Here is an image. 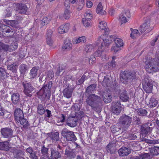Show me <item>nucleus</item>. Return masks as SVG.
Returning <instances> with one entry per match:
<instances>
[{
    "label": "nucleus",
    "mask_w": 159,
    "mask_h": 159,
    "mask_svg": "<svg viewBox=\"0 0 159 159\" xmlns=\"http://www.w3.org/2000/svg\"><path fill=\"white\" fill-rule=\"evenodd\" d=\"M86 99L87 104L91 107L94 110H97L100 108V106L101 104V98L94 94H91L87 96Z\"/></svg>",
    "instance_id": "nucleus-1"
},
{
    "label": "nucleus",
    "mask_w": 159,
    "mask_h": 159,
    "mask_svg": "<svg viewBox=\"0 0 159 159\" xmlns=\"http://www.w3.org/2000/svg\"><path fill=\"white\" fill-rule=\"evenodd\" d=\"M52 82L44 84L43 86L37 94L41 97L43 99H49L50 96V89L52 87Z\"/></svg>",
    "instance_id": "nucleus-2"
},
{
    "label": "nucleus",
    "mask_w": 159,
    "mask_h": 159,
    "mask_svg": "<svg viewBox=\"0 0 159 159\" xmlns=\"http://www.w3.org/2000/svg\"><path fill=\"white\" fill-rule=\"evenodd\" d=\"M113 40V38L111 36L105 38V35H102L98 38L95 42V44L101 49V47L103 48L105 46L108 47L109 46Z\"/></svg>",
    "instance_id": "nucleus-3"
},
{
    "label": "nucleus",
    "mask_w": 159,
    "mask_h": 159,
    "mask_svg": "<svg viewBox=\"0 0 159 159\" xmlns=\"http://www.w3.org/2000/svg\"><path fill=\"white\" fill-rule=\"evenodd\" d=\"M143 61L145 63L144 68L148 73H151L156 72L159 70L158 65L151 62L150 60L148 58H145Z\"/></svg>",
    "instance_id": "nucleus-4"
},
{
    "label": "nucleus",
    "mask_w": 159,
    "mask_h": 159,
    "mask_svg": "<svg viewBox=\"0 0 159 159\" xmlns=\"http://www.w3.org/2000/svg\"><path fill=\"white\" fill-rule=\"evenodd\" d=\"M103 76H101V75L99 76L98 80L99 81L101 82L102 81V85L105 87H107L108 89H114V90H116V89L118 88V85H116V84H115V85L114 86V84H113L112 85L111 83V80L110 79V77L108 75H106L104 77L103 80L102 81V79Z\"/></svg>",
    "instance_id": "nucleus-5"
},
{
    "label": "nucleus",
    "mask_w": 159,
    "mask_h": 159,
    "mask_svg": "<svg viewBox=\"0 0 159 159\" xmlns=\"http://www.w3.org/2000/svg\"><path fill=\"white\" fill-rule=\"evenodd\" d=\"M132 121V117L125 114H124L120 116L119 119V123L125 131L130 126Z\"/></svg>",
    "instance_id": "nucleus-6"
},
{
    "label": "nucleus",
    "mask_w": 159,
    "mask_h": 159,
    "mask_svg": "<svg viewBox=\"0 0 159 159\" xmlns=\"http://www.w3.org/2000/svg\"><path fill=\"white\" fill-rule=\"evenodd\" d=\"M28 9L27 5L23 3H18L16 8V18L18 20L22 19L23 17L19 14H25Z\"/></svg>",
    "instance_id": "nucleus-7"
},
{
    "label": "nucleus",
    "mask_w": 159,
    "mask_h": 159,
    "mask_svg": "<svg viewBox=\"0 0 159 159\" xmlns=\"http://www.w3.org/2000/svg\"><path fill=\"white\" fill-rule=\"evenodd\" d=\"M120 81L123 84H126L131 79H134L135 74L128 71H124L120 73Z\"/></svg>",
    "instance_id": "nucleus-8"
},
{
    "label": "nucleus",
    "mask_w": 159,
    "mask_h": 159,
    "mask_svg": "<svg viewBox=\"0 0 159 159\" xmlns=\"http://www.w3.org/2000/svg\"><path fill=\"white\" fill-rule=\"evenodd\" d=\"M61 134L64 138H66L67 141L74 142L77 140V138L74 132L68 130L66 128L62 129Z\"/></svg>",
    "instance_id": "nucleus-9"
},
{
    "label": "nucleus",
    "mask_w": 159,
    "mask_h": 159,
    "mask_svg": "<svg viewBox=\"0 0 159 159\" xmlns=\"http://www.w3.org/2000/svg\"><path fill=\"white\" fill-rule=\"evenodd\" d=\"M22 84L24 88L23 92L24 94L27 96L31 97L32 95V93L34 89L32 84L26 82H22Z\"/></svg>",
    "instance_id": "nucleus-10"
},
{
    "label": "nucleus",
    "mask_w": 159,
    "mask_h": 159,
    "mask_svg": "<svg viewBox=\"0 0 159 159\" xmlns=\"http://www.w3.org/2000/svg\"><path fill=\"white\" fill-rule=\"evenodd\" d=\"M143 88L147 93H150L152 89L153 84L151 80L145 77L142 82Z\"/></svg>",
    "instance_id": "nucleus-11"
},
{
    "label": "nucleus",
    "mask_w": 159,
    "mask_h": 159,
    "mask_svg": "<svg viewBox=\"0 0 159 159\" xmlns=\"http://www.w3.org/2000/svg\"><path fill=\"white\" fill-rule=\"evenodd\" d=\"M1 132L2 137L4 138L8 139V141H10L11 139L13 137V130L11 128L5 127L1 129Z\"/></svg>",
    "instance_id": "nucleus-12"
},
{
    "label": "nucleus",
    "mask_w": 159,
    "mask_h": 159,
    "mask_svg": "<svg viewBox=\"0 0 159 159\" xmlns=\"http://www.w3.org/2000/svg\"><path fill=\"white\" fill-rule=\"evenodd\" d=\"M78 121V119L76 116L70 117L66 119V125L70 127H74L77 125Z\"/></svg>",
    "instance_id": "nucleus-13"
},
{
    "label": "nucleus",
    "mask_w": 159,
    "mask_h": 159,
    "mask_svg": "<svg viewBox=\"0 0 159 159\" xmlns=\"http://www.w3.org/2000/svg\"><path fill=\"white\" fill-rule=\"evenodd\" d=\"M51 152L50 158L51 159H58L61 157V154L59 150L55 148H50Z\"/></svg>",
    "instance_id": "nucleus-14"
},
{
    "label": "nucleus",
    "mask_w": 159,
    "mask_h": 159,
    "mask_svg": "<svg viewBox=\"0 0 159 159\" xmlns=\"http://www.w3.org/2000/svg\"><path fill=\"white\" fill-rule=\"evenodd\" d=\"M100 95L102 96L103 101L105 103H107L110 102L112 100V96L111 94L107 91H102Z\"/></svg>",
    "instance_id": "nucleus-15"
},
{
    "label": "nucleus",
    "mask_w": 159,
    "mask_h": 159,
    "mask_svg": "<svg viewBox=\"0 0 159 159\" xmlns=\"http://www.w3.org/2000/svg\"><path fill=\"white\" fill-rule=\"evenodd\" d=\"M152 129L148 124L142 125L141 127L140 131L142 135H144L148 134L152 130Z\"/></svg>",
    "instance_id": "nucleus-16"
},
{
    "label": "nucleus",
    "mask_w": 159,
    "mask_h": 159,
    "mask_svg": "<svg viewBox=\"0 0 159 159\" xmlns=\"http://www.w3.org/2000/svg\"><path fill=\"white\" fill-rule=\"evenodd\" d=\"M14 117L16 121L19 120L21 118L24 117L23 111L19 108L15 109L14 112Z\"/></svg>",
    "instance_id": "nucleus-17"
},
{
    "label": "nucleus",
    "mask_w": 159,
    "mask_h": 159,
    "mask_svg": "<svg viewBox=\"0 0 159 159\" xmlns=\"http://www.w3.org/2000/svg\"><path fill=\"white\" fill-rule=\"evenodd\" d=\"M98 47V50L95 52L94 56L96 57H101L102 59H104L105 60H107L108 59V57H107L105 52L103 50L104 49V48H102V47L100 49V48Z\"/></svg>",
    "instance_id": "nucleus-18"
},
{
    "label": "nucleus",
    "mask_w": 159,
    "mask_h": 159,
    "mask_svg": "<svg viewBox=\"0 0 159 159\" xmlns=\"http://www.w3.org/2000/svg\"><path fill=\"white\" fill-rule=\"evenodd\" d=\"M150 20L149 19L145 20V22L141 25L139 28V30L141 33H143L146 30L149 29L150 26Z\"/></svg>",
    "instance_id": "nucleus-19"
},
{
    "label": "nucleus",
    "mask_w": 159,
    "mask_h": 159,
    "mask_svg": "<svg viewBox=\"0 0 159 159\" xmlns=\"http://www.w3.org/2000/svg\"><path fill=\"white\" fill-rule=\"evenodd\" d=\"M118 152L120 156H125L129 154L131 152V151L125 147H122L119 149Z\"/></svg>",
    "instance_id": "nucleus-20"
},
{
    "label": "nucleus",
    "mask_w": 159,
    "mask_h": 159,
    "mask_svg": "<svg viewBox=\"0 0 159 159\" xmlns=\"http://www.w3.org/2000/svg\"><path fill=\"white\" fill-rule=\"evenodd\" d=\"M9 141L0 142V150L5 151H7L11 148L9 146Z\"/></svg>",
    "instance_id": "nucleus-21"
},
{
    "label": "nucleus",
    "mask_w": 159,
    "mask_h": 159,
    "mask_svg": "<svg viewBox=\"0 0 159 159\" xmlns=\"http://www.w3.org/2000/svg\"><path fill=\"white\" fill-rule=\"evenodd\" d=\"M14 155L17 159H19L24 157V152L21 150L18 149L14 148L12 150Z\"/></svg>",
    "instance_id": "nucleus-22"
},
{
    "label": "nucleus",
    "mask_w": 159,
    "mask_h": 159,
    "mask_svg": "<svg viewBox=\"0 0 159 159\" xmlns=\"http://www.w3.org/2000/svg\"><path fill=\"white\" fill-rule=\"evenodd\" d=\"M69 25L70 24L68 23L61 25L58 29V32L61 34L67 32L69 30Z\"/></svg>",
    "instance_id": "nucleus-23"
},
{
    "label": "nucleus",
    "mask_w": 159,
    "mask_h": 159,
    "mask_svg": "<svg viewBox=\"0 0 159 159\" xmlns=\"http://www.w3.org/2000/svg\"><path fill=\"white\" fill-rule=\"evenodd\" d=\"M125 16L128 17H129L130 16L129 11L128 10H126L125 13L123 14V15H122L120 16L119 20H120L121 24L125 23L127 22Z\"/></svg>",
    "instance_id": "nucleus-24"
},
{
    "label": "nucleus",
    "mask_w": 159,
    "mask_h": 159,
    "mask_svg": "<svg viewBox=\"0 0 159 159\" xmlns=\"http://www.w3.org/2000/svg\"><path fill=\"white\" fill-rule=\"evenodd\" d=\"M39 69L38 67H33L30 70L29 73L30 77V79L35 78L38 75V71Z\"/></svg>",
    "instance_id": "nucleus-25"
},
{
    "label": "nucleus",
    "mask_w": 159,
    "mask_h": 159,
    "mask_svg": "<svg viewBox=\"0 0 159 159\" xmlns=\"http://www.w3.org/2000/svg\"><path fill=\"white\" fill-rule=\"evenodd\" d=\"M11 100L14 104H18L20 100L19 94L18 93H13L11 95Z\"/></svg>",
    "instance_id": "nucleus-26"
},
{
    "label": "nucleus",
    "mask_w": 159,
    "mask_h": 159,
    "mask_svg": "<svg viewBox=\"0 0 159 159\" xmlns=\"http://www.w3.org/2000/svg\"><path fill=\"white\" fill-rule=\"evenodd\" d=\"M48 134L49 135V137L52 140V142L59 140V134L58 132H52L50 134L49 133Z\"/></svg>",
    "instance_id": "nucleus-27"
},
{
    "label": "nucleus",
    "mask_w": 159,
    "mask_h": 159,
    "mask_svg": "<svg viewBox=\"0 0 159 159\" xmlns=\"http://www.w3.org/2000/svg\"><path fill=\"white\" fill-rule=\"evenodd\" d=\"M96 86L97 84H93L89 86L87 88L84 93L85 95L86 96L89 95L90 93H91L95 89Z\"/></svg>",
    "instance_id": "nucleus-28"
},
{
    "label": "nucleus",
    "mask_w": 159,
    "mask_h": 159,
    "mask_svg": "<svg viewBox=\"0 0 159 159\" xmlns=\"http://www.w3.org/2000/svg\"><path fill=\"white\" fill-rule=\"evenodd\" d=\"M65 154L70 159H74L76 156L75 152V151L73 150H67V149L66 150Z\"/></svg>",
    "instance_id": "nucleus-29"
},
{
    "label": "nucleus",
    "mask_w": 159,
    "mask_h": 159,
    "mask_svg": "<svg viewBox=\"0 0 159 159\" xmlns=\"http://www.w3.org/2000/svg\"><path fill=\"white\" fill-rule=\"evenodd\" d=\"M73 90L72 89H65L63 91V94L65 97L69 98L71 97Z\"/></svg>",
    "instance_id": "nucleus-30"
},
{
    "label": "nucleus",
    "mask_w": 159,
    "mask_h": 159,
    "mask_svg": "<svg viewBox=\"0 0 159 159\" xmlns=\"http://www.w3.org/2000/svg\"><path fill=\"white\" fill-rule=\"evenodd\" d=\"M150 155L148 153L142 154L139 156L132 157L130 159H150Z\"/></svg>",
    "instance_id": "nucleus-31"
},
{
    "label": "nucleus",
    "mask_w": 159,
    "mask_h": 159,
    "mask_svg": "<svg viewBox=\"0 0 159 159\" xmlns=\"http://www.w3.org/2000/svg\"><path fill=\"white\" fill-rule=\"evenodd\" d=\"M151 155L152 156H157L159 154V147H154L149 149Z\"/></svg>",
    "instance_id": "nucleus-32"
},
{
    "label": "nucleus",
    "mask_w": 159,
    "mask_h": 159,
    "mask_svg": "<svg viewBox=\"0 0 159 159\" xmlns=\"http://www.w3.org/2000/svg\"><path fill=\"white\" fill-rule=\"evenodd\" d=\"M98 26L101 30H103L106 32H108L109 30V29L107 27V23L104 21L100 22Z\"/></svg>",
    "instance_id": "nucleus-33"
},
{
    "label": "nucleus",
    "mask_w": 159,
    "mask_h": 159,
    "mask_svg": "<svg viewBox=\"0 0 159 159\" xmlns=\"http://www.w3.org/2000/svg\"><path fill=\"white\" fill-rule=\"evenodd\" d=\"M120 99L123 102L127 101L129 98V95L126 91L124 90L120 95Z\"/></svg>",
    "instance_id": "nucleus-34"
},
{
    "label": "nucleus",
    "mask_w": 159,
    "mask_h": 159,
    "mask_svg": "<svg viewBox=\"0 0 159 159\" xmlns=\"http://www.w3.org/2000/svg\"><path fill=\"white\" fill-rule=\"evenodd\" d=\"M48 148H46L44 145L41 148V153L42 154L41 157H49L50 154L48 152Z\"/></svg>",
    "instance_id": "nucleus-35"
},
{
    "label": "nucleus",
    "mask_w": 159,
    "mask_h": 159,
    "mask_svg": "<svg viewBox=\"0 0 159 159\" xmlns=\"http://www.w3.org/2000/svg\"><path fill=\"white\" fill-rule=\"evenodd\" d=\"M18 66V64L16 63H13L11 65H8L7 66V69L12 71L13 72H16Z\"/></svg>",
    "instance_id": "nucleus-36"
},
{
    "label": "nucleus",
    "mask_w": 159,
    "mask_h": 159,
    "mask_svg": "<svg viewBox=\"0 0 159 159\" xmlns=\"http://www.w3.org/2000/svg\"><path fill=\"white\" fill-rule=\"evenodd\" d=\"M106 149L107 152L110 153H113L115 151V147L112 143L108 144L106 147Z\"/></svg>",
    "instance_id": "nucleus-37"
},
{
    "label": "nucleus",
    "mask_w": 159,
    "mask_h": 159,
    "mask_svg": "<svg viewBox=\"0 0 159 159\" xmlns=\"http://www.w3.org/2000/svg\"><path fill=\"white\" fill-rule=\"evenodd\" d=\"M27 70V66L25 64H22L19 66V70L20 73L23 75H25Z\"/></svg>",
    "instance_id": "nucleus-38"
},
{
    "label": "nucleus",
    "mask_w": 159,
    "mask_h": 159,
    "mask_svg": "<svg viewBox=\"0 0 159 159\" xmlns=\"http://www.w3.org/2000/svg\"><path fill=\"white\" fill-rule=\"evenodd\" d=\"M16 121L18 123H20L21 125L23 126L24 127H27L29 126L28 122L24 118V117L20 119V120H17Z\"/></svg>",
    "instance_id": "nucleus-39"
},
{
    "label": "nucleus",
    "mask_w": 159,
    "mask_h": 159,
    "mask_svg": "<svg viewBox=\"0 0 159 159\" xmlns=\"http://www.w3.org/2000/svg\"><path fill=\"white\" fill-rule=\"evenodd\" d=\"M103 7L101 3H99L97 6L96 8V12L98 14L102 15L106 13L102 9Z\"/></svg>",
    "instance_id": "nucleus-40"
},
{
    "label": "nucleus",
    "mask_w": 159,
    "mask_h": 159,
    "mask_svg": "<svg viewBox=\"0 0 159 159\" xmlns=\"http://www.w3.org/2000/svg\"><path fill=\"white\" fill-rule=\"evenodd\" d=\"M158 103V101L154 97H152L149 101V104L151 107H156Z\"/></svg>",
    "instance_id": "nucleus-41"
},
{
    "label": "nucleus",
    "mask_w": 159,
    "mask_h": 159,
    "mask_svg": "<svg viewBox=\"0 0 159 159\" xmlns=\"http://www.w3.org/2000/svg\"><path fill=\"white\" fill-rule=\"evenodd\" d=\"M137 111L140 116H147L148 111L147 110L143 108H139L137 109Z\"/></svg>",
    "instance_id": "nucleus-42"
},
{
    "label": "nucleus",
    "mask_w": 159,
    "mask_h": 159,
    "mask_svg": "<svg viewBox=\"0 0 159 159\" xmlns=\"http://www.w3.org/2000/svg\"><path fill=\"white\" fill-rule=\"evenodd\" d=\"M94 46L93 44H87L84 48V51L86 53H89L91 52L93 49Z\"/></svg>",
    "instance_id": "nucleus-43"
},
{
    "label": "nucleus",
    "mask_w": 159,
    "mask_h": 159,
    "mask_svg": "<svg viewBox=\"0 0 159 159\" xmlns=\"http://www.w3.org/2000/svg\"><path fill=\"white\" fill-rule=\"evenodd\" d=\"M131 33L130 34V37L134 39L137 36H138L139 35L138 31L137 29L133 30L132 28L130 29Z\"/></svg>",
    "instance_id": "nucleus-44"
},
{
    "label": "nucleus",
    "mask_w": 159,
    "mask_h": 159,
    "mask_svg": "<svg viewBox=\"0 0 159 159\" xmlns=\"http://www.w3.org/2000/svg\"><path fill=\"white\" fill-rule=\"evenodd\" d=\"M3 26L2 32L4 33H9L11 32L13 33V31H11V28L9 26L4 24Z\"/></svg>",
    "instance_id": "nucleus-45"
},
{
    "label": "nucleus",
    "mask_w": 159,
    "mask_h": 159,
    "mask_svg": "<svg viewBox=\"0 0 159 159\" xmlns=\"http://www.w3.org/2000/svg\"><path fill=\"white\" fill-rule=\"evenodd\" d=\"M45 111L42 104H39L37 107L38 113L40 115H42L44 113Z\"/></svg>",
    "instance_id": "nucleus-46"
},
{
    "label": "nucleus",
    "mask_w": 159,
    "mask_h": 159,
    "mask_svg": "<svg viewBox=\"0 0 159 159\" xmlns=\"http://www.w3.org/2000/svg\"><path fill=\"white\" fill-rule=\"evenodd\" d=\"M7 77V73L4 68H0V79H4Z\"/></svg>",
    "instance_id": "nucleus-47"
},
{
    "label": "nucleus",
    "mask_w": 159,
    "mask_h": 159,
    "mask_svg": "<svg viewBox=\"0 0 159 159\" xmlns=\"http://www.w3.org/2000/svg\"><path fill=\"white\" fill-rule=\"evenodd\" d=\"M72 46V44L71 43H67L64 44L62 47V49L63 50L68 51L71 49Z\"/></svg>",
    "instance_id": "nucleus-48"
},
{
    "label": "nucleus",
    "mask_w": 159,
    "mask_h": 159,
    "mask_svg": "<svg viewBox=\"0 0 159 159\" xmlns=\"http://www.w3.org/2000/svg\"><path fill=\"white\" fill-rule=\"evenodd\" d=\"M8 48L9 45L0 42V50L7 51L8 50Z\"/></svg>",
    "instance_id": "nucleus-49"
},
{
    "label": "nucleus",
    "mask_w": 159,
    "mask_h": 159,
    "mask_svg": "<svg viewBox=\"0 0 159 159\" xmlns=\"http://www.w3.org/2000/svg\"><path fill=\"white\" fill-rule=\"evenodd\" d=\"M86 41L85 38L83 36L80 37L77 39L75 40L74 43H84Z\"/></svg>",
    "instance_id": "nucleus-50"
},
{
    "label": "nucleus",
    "mask_w": 159,
    "mask_h": 159,
    "mask_svg": "<svg viewBox=\"0 0 159 159\" xmlns=\"http://www.w3.org/2000/svg\"><path fill=\"white\" fill-rule=\"evenodd\" d=\"M12 11L9 9H7L3 13V16L5 17H8L11 16Z\"/></svg>",
    "instance_id": "nucleus-51"
},
{
    "label": "nucleus",
    "mask_w": 159,
    "mask_h": 159,
    "mask_svg": "<svg viewBox=\"0 0 159 159\" xmlns=\"http://www.w3.org/2000/svg\"><path fill=\"white\" fill-rule=\"evenodd\" d=\"M115 42L116 45L118 47L123 46V42L122 40L119 38H116L115 40Z\"/></svg>",
    "instance_id": "nucleus-52"
},
{
    "label": "nucleus",
    "mask_w": 159,
    "mask_h": 159,
    "mask_svg": "<svg viewBox=\"0 0 159 159\" xmlns=\"http://www.w3.org/2000/svg\"><path fill=\"white\" fill-rule=\"evenodd\" d=\"M79 2L76 5V8L78 10H81L84 5V0H79Z\"/></svg>",
    "instance_id": "nucleus-53"
},
{
    "label": "nucleus",
    "mask_w": 159,
    "mask_h": 159,
    "mask_svg": "<svg viewBox=\"0 0 159 159\" xmlns=\"http://www.w3.org/2000/svg\"><path fill=\"white\" fill-rule=\"evenodd\" d=\"M7 23L12 27L16 26L18 24L17 21L15 20H8Z\"/></svg>",
    "instance_id": "nucleus-54"
},
{
    "label": "nucleus",
    "mask_w": 159,
    "mask_h": 159,
    "mask_svg": "<svg viewBox=\"0 0 159 159\" xmlns=\"http://www.w3.org/2000/svg\"><path fill=\"white\" fill-rule=\"evenodd\" d=\"M50 20V18L48 19L47 17H44L41 20V23L43 26L46 25L48 23Z\"/></svg>",
    "instance_id": "nucleus-55"
},
{
    "label": "nucleus",
    "mask_w": 159,
    "mask_h": 159,
    "mask_svg": "<svg viewBox=\"0 0 159 159\" xmlns=\"http://www.w3.org/2000/svg\"><path fill=\"white\" fill-rule=\"evenodd\" d=\"M84 19H86L87 21H90L92 19V15L90 13V11H87L86 12V14L85 15Z\"/></svg>",
    "instance_id": "nucleus-56"
},
{
    "label": "nucleus",
    "mask_w": 159,
    "mask_h": 159,
    "mask_svg": "<svg viewBox=\"0 0 159 159\" xmlns=\"http://www.w3.org/2000/svg\"><path fill=\"white\" fill-rule=\"evenodd\" d=\"M112 112L116 115L119 114L121 111V108H118L115 107H112Z\"/></svg>",
    "instance_id": "nucleus-57"
},
{
    "label": "nucleus",
    "mask_w": 159,
    "mask_h": 159,
    "mask_svg": "<svg viewBox=\"0 0 159 159\" xmlns=\"http://www.w3.org/2000/svg\"><path fill=\"white\" fill-rule=\"evenodd\" d=\"M87 79L86 76L84 75H83L81 78L77 82L76 84L78 85H79L83 84L84 80Z\"/></svg>",
    "instance_id": "nucleus-58"
},
{
    "label": "nucleus",
    "mask_w": 159,
    "mask_h": 159,
    "mask_svg": "<svg viewBox=\"0 0 159 159\" xmlns=\"http://www.w3.org/2000/svg\"><path fill=\"white\" fill-rule=\"evenodd\" d=\"M18 46L16 44L13 43L10 46L9 45L8 51H12L17 48Z\"/></svg>",
    "instance_id": "nucleus-59"
},
{
    "label": "nucleus",
    "mask_w": 159,
    "mask_h": 159,
    "mask_svg": "<svg viewBox=\"0 0 159 159\" xmlns=\"http://www.w3.org/2000/svg\"><path fill=\"white\" fill-rule=\"evenodd\" d=\"M66 115L63 114H61L60 116L58 117V118L59 119L61 123H63L65 122H66Z\"/></svg>",
    "instance_id": "nucleus-60"
},
{
    "label": "nucleus",
    "mask_w": 159,
    "mask_h": 159,
    "mask_svg": "<svg viewBox=\"0 0 159 159\" xmlns=\"http://www.w3.org/2000/svg\"><path fill=\"white\" fill-rule=\"evenodd\" d=\"M64 67H63V66L62 65L59 66L57 69L56 74L57 75H59L60 72H61L64 69Z\"/></svg>",
    "instance_id": "nucleus-61"
},
{
    "label": "nucleus",
    "mask_w": 159,
    "mask_h": 159,
    "mask_svg": "<svg viewBox=\"0 0 159 159\" xmlns=\"http://www.w3.org/2000/svg\"><path fill=\"white\" fill-rule=\"evenodd\" d=\"M82 22L84 25L86 27H88L90 26V21H87V20L84 18H83L82 19Z\"/></svg>",
    "instance_id": "nucleus-62"
},
{
    "label": "nucleus",
    "mask_w": 159,
    "mask_h": 159,
    "mask_svg": "<svg viewBox=\"0 0 159 159\" xmlns=\"http://www.w3.org/2000/svg\"><path fill=\"white\" fill-rule=\"evenodd\" d=\"M112 107H115L118 108H121V106L119 101H115L113 103Z\"/></svg>",
    "instance_id": "nucleus-63"
},
{
    "label": "nucleus",
    "mask_w": 159,
    "mask_h": 159,
    "mask_svg": "<svg viewBox=\"0 0 159 159\" xmlns=\"http://www.w3.org/2000/svg\"><path fill=\"white\" fill-rule=\"evenodd\" d=\"M70 11L68 10H66L64 14V17L66 19H69L70 17Z\"/></svg>",
    "instance_id": "nucleus-64"
}]
</instances>
